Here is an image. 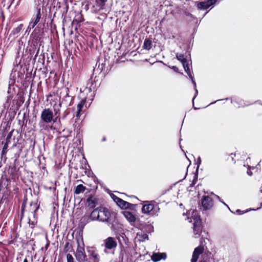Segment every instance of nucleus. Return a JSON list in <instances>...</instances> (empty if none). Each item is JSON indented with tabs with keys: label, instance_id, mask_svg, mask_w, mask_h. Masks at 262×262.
Here are the masks:
<instances>
[{
	"label": "nucleus",
	"instance_id": "nucleus-1",
	"mask_svg": "<svg viewBox=\"0 0 262 262\" xmlns=\"http://www.w3.org/2000/svg\"><path fill=\"white\" fill-rule=\"evenodd\" d=\"M89 218L92 221H98L108 224H111L113 220L111 212L108 208L104 207H99L94 209Z\"/></svg>",
	"mask_w": 262,
	"mask_h": 262
},
{
	"label": "nucleus",
	"instance_id": "nucleus-2",
	"mask_svg": "<svg viewBox=\"0 0 262 262\" xmlns=\"http://www.w3.org/2000/svg\"><path fill=\"white\" fill-rule=\"evenodd\" d=\"M60 118L58 116H57L54 119V115L53 112L49 108L44 109L40 115V121L39 125L40 127L44 126V123L48 124L51 123L52 121L55 122L57 121H60Z\"/></svg>",
	"mask_w": 262,
	"mask_h": 262
},
{
	"label": "nucleus",
	"instance_id": "nucleus-3",
	"mask_svg": "<svg viewBox=\"0 0 262 262\" xmlns=\"http://www.w3.org/2000/svg\"><path fill=\"white\" fill-rule=\"evenodd\" d=\"M77 248L75 253L77 260L78 262H88L85 253L84 244L82 238L79 237L77 239Z\"/></svg>",
	"mask_w": 262,
	"mask_h": 262
},
{
	"label": "nucleus",
	"instance_id": "nucleus-4",
	"mask_svg": "<svg viewBox=\"0 0 262 262\" xmlns=\"http://www.w3.org/2000/svg\"><path fill=\"white\" fill-rule=\"evenodd\" d=\"M160 208L155 201L146 202L142 208V213L148 214L151 213L152 215H158Z\"/></svg>",
	"mask_w": 262,
	"mask_h": 262
},
{
	"label": "nucleus",
	"instance_id": "nucleus-5",
	"mask_svg": "<svg viewBox=\"0 0 262 262\" xmlns=\"http://www.w3.org/2000/svg\"><path fill=\"white\" fill-rule=\"evenodd\" d=\"M176 57L178 60H179L182 62L185 72L187 73L189 78L191 79L192 83L193 84V85L195 90V94L193 98V100L195 97H196V94H198V90L196 89V83L195 81L193 80V78L191 74V71L187 62V60L184 58V55L182 54H177L176 55Z\"/></svg>",
	"mask_w": 262,
	"mask_h": 262
},
{
	"label": "nucleus",
	"instance_id": "nucleus-6",
	"mask_svg": "<svg viewBox=\"0 0 262 262\" xmlns=\"http://www.w3.org/2000/svg\"><path fill=\"white\" fill-rule=\"evenodd\" d=\"M103 245L105 247L104 251L106 253H107V250L115 249L117 246V243L115 238L108 237L104 240Z\"/></svg>",
	"mask_w": 262,
	"mask_h": 262
},
{
	"label": "nucleus",
	"instance_id": "nucleus-7",
	"mask_svg": "<svg viewBox=\"0 0 262 262\" xmlns=\"http://www.w3.org/2000/svg\"><path fill=\"white\" fill-rule=\"evenodd\" d=\"M202 205L204 210L211 209L213 205L212 199L209 196H204L202 201Z\"/></svg>",
	"mask_w": 262,
	"mask_h": 262
},
{
	"label": "nucleus",
	"instance_id": "nucleus-8",
	"mask_svg": "<svg viewBox=\"0 0 262 262\" xmlns=\"http://www.w3.org/2000/svg\"><path fill=\"white\" fill-rule=\"evenodd\" d=\"M188 214L189 215H191L190 217H188L189 222H193V223H195V224L201 223L200 217L196 210H190Z\"/></svg>",
	"mask_w": 262,
	"mask_h": 262
},
{
	"label": "nucleus",
	"instance_id": "nucleus-9",
	"mask_svg": "<svg viewBox=\"0 0 262 262\" xmlns=\"http://www.w3.org/2000/svg\"><path fill=\"white\" fill-rule=\"evenodd\" d=\"M113 199L114 200V201L116 203V204L121 208H129V206L131 205V204L129 203H128L121 199L117 197V196L113 195Z\"/></svg>",
	"mask_w": 262,
	"mask_h": 262
},
{
	"label": "nucleus",
	"instance_id": "nucleus-10",
	"mask_svg": "<svg viewBox=\"0 0 262 262\" xmlns=\"http://www.w3.org/2000/svg\"><path fill=\"white\" fill-rule=\"evenodd\" d=\"M204 250V247L202 246H199L195 248L192 254L191 262H196L200 255L203 253Z\"/></svg>",
	"mask_w": 262,
	"mask_h": 262
},
{
	"label": "nucleus",
	"instance_id": "nucleus-11",
	"mask_svg": "<svg viewBox=\"0 0 262 262\" xmlns=\"http://www.w3.org/2000/svg\"><path fill=\"white\" fill-rule=\"evenodd\" d=\"M166 254L165 253H154L151 258L154 262H157L161 259H165L166 258Z\"/></svg>",
	"mask_w": 262,
	"mask_h": 262
},
{
	"label": "nucleus",
	"instance_id": "nucleus-12",
	"mask_svg": "<svg viewBox=\"0 0 262 262\" xmlns=\"http://www.w3.org/2000/svg\"><path fill=\"white\" fill-rule=\"evenodd\" d=\"M122 213L123 216L129 222L133 223L135 222L136 217L132 212L125 210L123 211Z\"/></svg>",
	"mask_w": 262,
	"mask_h": 262
},
{
	"label": "nucleus",
	"instance_id": "nucleus-13",
	"mask_svg": "<svg viewBox=\"0 0 262 262\" xmlns=\"http://www.w3.org/2000/svg\"><path fill=\"white\" fill-rule=\"evenodd\" d=\"M41 18L40 9H39L37 10V12L36 15V17L34 21H32L29 23V27L31 29H33L36 25L37 24Z\"/></svg>",
	"mask_w": 262,
	"mask_h": 262
},
{
	"label": "nucleus",
	"instance_id": "nucleus-14",
	"mask_svg": "<svg viewBox=\"0 0 262 262\" xmlns=\"http://www.w3.org/2000/svg\"><path fill=\"white\" fill-rule=\"evenodd\" d=\"M91 262H99L100 258L98 252L95 250L90 251Z\"/></svg>",
	"mask_w": 262,
	"mask_h": 262
},
{
	"label": "nucleus",
	"instance_id": "nucleus-15",
	"mask_svg": "<svg viewBox=\"0 0 262 262\" xmlns=\"http://www.w3.org/2000/svg\"><path fill=\"white\" fill-rule=\"evenodd\" d=\"M136 238L140 242H144L148 239V235L146 233L141 231L137 233Z\"/></svg>",
	"mask_w": 262,
	"mask_h": 262
},
{
	"label": "nucleus",
	"instance_id": "nucleus-16",
	"mask_svg": "<svg viewBox=\"0 0 262 262\" xmlns=\"http://www.w3.org/2000/svg\"><path fill=\"white\" fill-rule=\"evenodd\" d=\"M23 25L22 24H20L16 28L13 29L11 33L10 34V36H14V38H15L18 36L19 33L23 29Z\"/></svg>",
	"mask_w": 262,
	"mask_h": 262
},
{
	"label": "nucleus",
	"instance_id": "nucleus-17",
	"mask_svg": "<svg viewBox=\"0 0 262 262\" xmlns=\"http://www.w3.org/2000/svg\"><path fill=\"white\" fill-rule=\"evenodd\" d=\"M85 103V99H82L80 102L78 104L77 106V114H76V117H79L80 115V112L82 111V109Z\"/></svg>",
	"mask_w": 262,
	"mask_h": 262
},
{
	"label": "nucleus",
	"instance_id": "nucleus-18",
	"mask_svg": "<svg viewBox=\"0 0 262 262\" xmlns=\"http://www.w3.org/2000/svg\"><path fill=\"white\" fill-rule=\"evenodd\" d=\"M193 232L194 234L199 235L201 231V223L198 224L193 223Z\"/></svg>",
	"mask_w": 262,
	"mask_h": 262
},
{
	"label": "nucleus",
	"instance_id": "nucleus-19",
	"mask_svg": "<svg viewBox=\"0 0 262 262\" xmlns=\"http://www.w3.org/2000/svg\"><path fill=\"white\" fill-rule=\"evenodd\" d=\"M85 189V187L82 184H79L76 187L74 191L75 194H78L83 192Z\"/></svg>",
	"mask_w": 262,
	"mask_h": 262
},
{
	"label": "nucleus",
	"instance_id": "nucleus-20",
	"mask_svg": "<svg viewBox=\"0 0 262 262\" xmlns=\"http://www.w3.org/2000/svg\"><path fill=\"white\" fill-rule=\"evenodd\" d=\"M107 0H96L97 6L99 8V10L103 9Z\"/></svg>",
	"mask_w": 262,
	"mask_h": 262
},
{
	"label": "nucleus",
	"instance_id": "nucleus-21",
	"mask_svg": "<svg viewBox=\"0 0 262 262\" xmlns=\"http://www.w3.org/2000/svg\"><path fill=\"white\" fill-rule=\"evenodd\" d=\"M152 46V41L148 39H146L144 40V44H143V48L144 49L149 50L151 49Z\"/></svg>",
	"mask_w": 262,
	"mask_h": 262
},
{
	"label": "nucleus",
	"instance_id": "nucleus-22",
	"mask_svg": "<svg viewBox=\"0 0 262 262\" xmlns=\"http://www.w3.org/2000/svg\"><path fill=\"white\" fill-rule=\"evenodd\" d=\"M88 206L91 208H94L96 206V203L92 197H90L87 199Z\"/></svg>",
	"mask_w": 262,
	"mask_h": 262
},
{
	"label": "nucleus",
	"instance_id": "nucleus-23",
	"mask_svg": "<svg viewBox=\"0 0 262 262\" xmlns=\"http://www.w3.org/2000/svg\"><path fill=\"white\" fill-rule=\"evenodd\" d=\"M197 7L199 9H207L209 8L206 1L200 2L198 3L197 5Z\"/></svg>",
	"mask_w": 262,
	"mask_h": 262
},
{
	"label": "nucleus",
	"instance_id": "nucleus-24",
	"mask_svg": "<svg viewBox=\"0 0 262 262\" xmlns=\"http://www.w3.org/2000/svg\"><path fill=\"white\" fill-rule=\"evenodd\" d=\"M67 262H74V259L73 256L70 254H67Z\"/></svg>",
	"mask_w": 262,
	"mask_h": 262
},
{
	"label": "nucleus",
	"instance_id": "nucleus-25",
	"mask_svg": "<svg viewBox=\"0 0 262 262\" xmlns=\"http://www.w3.org/2000/svg\"><path fill=\"white\" fill-rule=\"evenodd\" d=\"M238 104L239 107H244L245 106H248L250 104V103L245 102V101L243 100H240Z\"/></svg>",
	"mask_w": 262,
	"mask_h": 262
},
{
	"label": "nucleus",
	"instance_id": "nucleus-26",
	"mask_svg": "<svg viewBox=\"0 0 262 262\" xmlns=\"http://www.w3.org/2000/svg\"><path fill=\"white\" fill-rule=\"evenodd\" d=\"M12 133H13V131H11L8 134V135L7 136L6 142H7V143H9L10 142V140H11V137L12 136Z\"/></svg>",
	"mask_w": 262,
	"mask_h": 262
},
{
	"label": "nucleus",
	"instance_id": "nucleus-27",
	"mask_svg": "<svg viewBox=\"0 0 262 262\" xmlns=\"http://www.w3.org/2000/svg\"><path fill=\"white\" fill-rule=\"evenodd\" d=\"M206 2L208 7H209L215 3L216 0H208Z\"/></svg>",
	"mask_w": 262,
	"mask_h": 262
},
{
	"label": "nucleus",
	"instance_id": "nucleus-28",
	"mask_svg": "<svg viewBox=\"0 0 262 262\" xmlns=\"http://www.w3.org/2000/svg\"><path fill=\"white\" fill-rule=\"evenodd\" d=\"M14 82H15L14 79H12V78H10L9 81V88H8V90H10L11 85L13 84Z\"/></svg>",
	"mask_w": 262,
	"mask_h": 262
},
{
	"label": "nucleus",
	"instance_id": "nucleus-29",
	"mask_svg": "<svg viewBox=\"0 0 262 262\" xmlns=\"http://www.w3.org/2000/svg\"><path fill=\"white\" fill-rule=\"evenodd\" d=\"M69 113L70 112L68 111H64L63 113L62 119H65L67 116L69 114Z\"/></svg>",
	"mask_w": 262,
	"mask_h": 262
},
{
	"label": "nucleus",
	"instance_id": "nucleus-30",
	"mask_svg": "<svg viewBox=\"0 0 262 262\" xmlns=\"http://www.w3.org/2000/svg\"><path fill=\"white\" fill-rule=\"evenodd\" d=\"M59 111H60V110L59 108L56 110V109H54V112H55V115L57 116H59Z\"/></svg>",
	"mask_w": 262,
	"mask_h": 262
},
{
	"label": "nucleus",
	"instance_id": "nucleus-31",
	"mask_svg": "<svg viewBox=\"0 0 262 262\" xmlns=\"http://www.w3.org/2000/svg\"><path fill=\"white\" fill-rule=\"evenodd\" d=\"M9 143H7V142H6L5 144L4 145V147H3V152H4L5 150L8 147V145L9 144Z\"/></svg>",
	"mask_w": 262,
	"mask_h": 262
},
{
	"label": "nucleus",
	"instance_id": "nucleus-32",
	"mask_svg": "<svg viewBox=\"0 0 262 262\" xmlns=\"http://www.w3.org/2000/svg\"><path fill=\"white\" fill-rule=\"evenodd\" d=\"M247 173L248 174H249V176H251L252 174V173L251 171H249V170H248L247 171Z\"/></svg>",
	"mask_w": 262,
	"mask_h": 262
},
{
	"label": "nucleus",
	"instance_id": "nucleus-33",
	"mask_svg": "<svg viewBox=\"0 0 262 262\" xmlns=\"http://www.w3.org/2000/svg\"><path fill=\"white\" fill-rule=\"evenodd\" d=\"M233 156H235V154H231L230 155V157H231V159H232V160H233Z\"/></svg>",
	"mask_w": 262,
	"mask_h": 262
},
{
	"label": "nucleus",
	"instance_id": "nucleus-34",
	"mask_svg": "<svg viewBox=\"0 0 262 262\" xmlns=\"http://www.w3.org/2000/svg\"><path fill=\"white\" fill-rule=\"evenodd\" d=\"M236 212L238 213V214H242L241 213V211L240 210H236Z\"/></svg>",
	"mask_w": 262,
	"mask_h": 262
},
{
	"label": "nucleus",
	"instance_id": "nucleus-35",
	"mask_svg": "<svg viewBox=\"0 0 262 262\" xmlns=\"http://www.w3.org/2000/svg\"><path fill=\"white\" fill-rule=\"evenodd\" d=\"M23 262H28V260H27V258H25V259L24 260Z\"/></svg>",
	"mask_w": 262,
	"mask_h": 262
},
{
	"label": "nucleus",
	"instance_id": "nucleus-36",
	"mask_svg": "<svg viewBox=\"0 0 262 262\" xmlns=\"http://www.w3.org/2000/svg\"><path fill=\"white\" fill-rule=\"evenodd\" d=\"M198 161L201 162V158H198Z\"/></svg>",
	"mask_w": 262,
	"mask_h": 262
},
{
	"label": "nucleus",
	"instance_id": "nucleus-37",
	"mask_svg": "<svg viewBox=\"0 0 262 262\" xmlns=\"http://www.w3.org/2000/svg\"><path fill=\"white\" fill-rule=\"evenodd\" d=\"M37 209H38V207H36V209H35V210L34 212H35V211Z\"/></svg>",
	"mask_w": 262,
	"mask_h": 262
},
{
	"label": "nucleus",
	"instance_id": "nucleus-38",
	"mask_svg": "<svg viewBox=\"0 0 262 262\" xmlns=\"http://www.w3.org/2000/svg\"><path fill=\"white\" fill-rule=\"evenodd\" d=\"M194 110H196V109H198V108H197L196 107H194Z\"/></svg>",
	"mask_w": 262,
	"mask_h": 262
},
{
	"label": "nucleus",
	"instance_id": "nucleus-39",
	"mask_svg": "<svg viewBox=\"0 0 262 262\" xmlns=\"http://www.w3.org/2000/svg\"><path fill=\"white\" fill-rule=\"evenodd\" d=\"M260 192H262V189H260Z\"/></svg>",
	"mask_w": 262,
	"mask_h": 262
}]
</instances>
